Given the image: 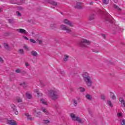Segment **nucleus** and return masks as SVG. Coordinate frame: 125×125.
I'll use <instances>...</instances> for the list:
<instances>
[{"label": "nucleus", "mask_w": 125, "mask_h": 125, "mask_svg": "<svg viewBox=\"0 0 125 125\" xmlns=\"http://www.w3.org/2000/svg\"><path fill=\"white\" fill-rule=\"evenodd\" d=\"M102 36L103 37V38H104V39H105L106 38V35H105V34H102Z\"/></svg>", "instance_id": "46"}, {"label": "nucleus", "mask_w": 125, "mask_h": 125, "mask_svg": "<svg viewBox=\"0 0 125 125\" xmlns=\"http://www.w3.org/2000/svg\"><path fill=\"white\" fill-rule=\"evenodd\" d=\"M121 125H125V120H122L121 122Z\"/></svg>", "instance_id": "38"}, {"label": "nucleus", "mask_w": 125, "mask_h": 125, "mask_svg": "<svg viewBox=\"0 0 125 125\" xmlns=\"http://www.w3.org/2000/svg\"><path fill=\"white\" fill-rule=\"evenodd\" d=\"M11 108L12 109L13 112L15 114V115H18V111H17V109H16V106L14 104H11Z\"/></svg>", "instance_id": "9"}, {"label": "nucleus", "mask_w": 125, "mask_h": 125, "mask_svg": "<svg viewBox=\"0 0 125 125\" xmlns=\"http://www.w3.org/2000/svg\"><path fill=\"white\" fill-rule=\"evenodd\" d=\"M80 90L81 92H84V91H85V89H84L83 87H80Z\"/></svg>", "instance_id": "29"}, {"label": "nucleus", "mask_w": 125, "mask_h": 125, "mask_svg": "<svg viewBox=\"0 0 125 125\" xmlns=\"http://www.w3.org/2000/svg\"><path fill=\"white\" fill-rule=\"evenodd\" d=\"M19 4H22V3H19Z\"/></svg>", "instance_id": "54"}, {"label": "nucleus", "mask_w": 125, "mask_h": 125, "mask_svg": "<svg viewBox=\"0 0 125 125\" xmlns=\"http://www.w3.org/2000/svg\"><path fill=\"white\" fill-rule=\"evenodd\" d=\"M114 8H115V9H117V10H121V8H120L118 6H114Z\"/></svg>", "instance_id": "35"}, {"label": "nucleus", "mask_w": 125, "mask_h": 125, "mask_svg": "<svg viewBox=\"0 0 125 125\" xmlns=\"http://www.w3.org/2000/svg\"><path fill=\"white\" fill-rule=\"evenodd\" d=\"M23 7H17V10H20V11L23 10Z\"/></svg>", "instance_id": "31"}, {"label": "nucleus", "mask_w": 125, "mask_h": 125, "mask_svg": "<svg viewBox=\"0 0 125 125\" xmlns=\"http://www.w3.org/2000/svg\"><path fill=\"white\" fill-rule=\"evenodd\" d=\"M26 96L28 99H32V95L29 93H26Z\"/></svg>", "instance_id": "20"}, {"label": "nucleus", "mask_w": 125, "mask_h": 125, "mask_svg": "<svg viewBox=\"0 0 125 125\" xmlns=\"http://www.w3.org/2000/svg\"><path fill=\"white\" fill-rule=\"evenodd\" d=\"M42 111L43 113H44L46 115H49V112H48V111H47L46 109L44 108L42 109Z\"/></svg>", "instance_id": "26"}, {"label": "nucleus", "mask_w": 125, "mask_h": 125, "mask_svg": "<svg viewBox=\"0 0 125 125\" xmlns=\"http://www.w3.org/2000/svg\"><path fill=\"white\" fill-rule=\"evenodd\" d=\"M76 100H77V101H78V102H81V98H80V97H77L76 98Z\"/></svg>", "instance_id": "36"}, {"label": "nucleus", "mask_w": 125, "mask_h": 125, "mask_svg": "<svg viewBox=\"0 0 125 125\" xmlns=\"http://www.w3.org/2000/svg\"><path fill=\"white\" fill-rule=\"evenodd\" d=\"M70 116L72 119L73 121H76L77 122H78L79 123H81L82 122V120L79 117H76V115L74 113H70Z\"/></svg>", "instance_id": "5"}, {"label": "nucleus", "mask_w": 125, "mask_h": 125, "mask_svg": "<svg viewBox=\"0 0 125 125\" xmlns=\"http://www.w3.org/2000/svg\"><path fill=\"white\" fill-rule=\"evenodd\" d=\"M73 103H74V106H77L78 105V102L76 100H73Z\"/></svg>", "instance_id": "28"}, {"label": "nucleus", "mask_w": 125, "mask_h": 125, "mask_svg": "<svg viewBox=\"0 0 125 125\" xmlns=\"http://www.w3.org/2000/svg\"><path fill=\"white\" fill-rule=\"evenodd\" d=\"M23 38L24 40H26L27 41L29 40V39H28V37H26V36H24Z\"/></svg>", "instance_id": "44"}, {"label": "nucleus", "mask_w": 125, "mask_h": 125, "mask_svg": "<svg viewBox=\"0 0 125 125\" xmlns=\"http://www.w3.org/2000/svg\"><path fill=\"white\" fill-rule=\"evenodd\" d=\"M4 47L5 49H6L7 50H9V46L8 45V44L6 43H4Z\"/></svg>", "instance_id": "19"}, {"label": "nucleus", "mask_w": 125, "mask_h": 125, "mask_svg": "<svg viewBox=\"0 0 125 125\" xmlns=\"http://www.w3.org/2000/svg\"><path fill=\"white\" fill-rule=\"evenodd\" d=\"M90 4H93V2H91L90 3H89Z\"/></svg>", "instance_id": "50"}, {"label": "nucleus", "mask_w": 125, "mask_h": 125, "mask_svg": "<svg viewBox=\"0 0 125 125\" xmlns=\"http://www.w3.org/2000/svg\"><path fill=\"white\" fill-rule=\"evenodd\" d=\"M103 2L104 3V4H108L109 0H103Z\"/></svg>", "instance_id": "27"}, {"label": "nucleus", "mask_w": 125, "mask_h": 125, "mask_svg": "<svg viewBox=\"0 0 125 125\" xmlns=\"http://www.w3.org/2000/svg\"><path fill=\"white\" fill-rule=\"evenodd\" d=\"M16 13H17V15L18 16H19L20 17L21 16V13H20V12H19V11H17Z\"/></svg>", "instance_id": "33"}, {"label": "nucleus", "mask_w": 125, "mask_h": 125, "mask_svg": "<svg viewBox=\"0 0 125 125\" xmlns=\"http://www.w3.org/2000/svg\"><path fill=\"white\" fill-rule=\"evenodd\" d=\"M30 41L31 42H32L33 43H36V41H35L34 39H30Z\"/></svg>", "instance_id": "32"}, {"label": "nucleus", "mask_w": 125, "mask_h": 125, "mask_svg": "<svg viewBox=\"0 0 125 125\" xmlns=\"http://www.w3.org/2000/svg\"><path fill=\"white\" fill-rule=\"evenodd\" d=\"M101 99H102L103 100H105V96L104 95H102Z\"/></svg>", "instance_id": "42"}, {"label": "nucleus", "mask_w": 125, "mask_h": 125, "mask_svg": "<svg viewBox=\"0 0 125 125\" xmlns=\"http://www.w3.org/2000/svg\"><path fill=\"white\" fill-rule=\"evenodd\" d=\"M20 72H21V70H20V69H19L16 70V73H20Z\"/></svg>", "instance_id": "41"}, {"label": "nucleus", "mask_w": 125, "mask_h": 125, "mask_svg": "<svg viewBox=\"0 0 125 125\" xmlns=\"http://www.w3.org/2000/svg\"><path fill=\"white\" fill-rule=\"evenodd\" d=\"M46 2L48 3H50V4H52L54 6H57V2L54 1L52 0H46Z\"/></svg>", "instance_id": "8"}, {"label": "nucleus", "mask_w": 125, "mask_h": 125, "mask_svg": "<svg viewBox=\"0 0 125 125\" xmlns=\"http://www.w3.org/2000/svg\"><path fill=\"white\" fill-rule=\"evenodd\" d=\"M48 95L52 100H56L59 98L58 90L55 88L50 90L48 91Z\"/></svg>", "instance_id": "1"}, {"label": "nucleus", "mask_w": 125, "mask_h": 125, "mask_svg": "<svg viewBox=\"0 0 125 125\" xmlns=\"http://www.w3.org/2000/svg\"><path fill=\"white\" fill-rule=\"evenodd\" d=\"M16 100V101H17V102H18V103L22 102V99H21V98H20V97H17Z\"/></svg>", "instance_id": "23"}, {"label": "nucleus", "mask_w": 125, "mask_h": 125, "mask_svg": "<svg viewBox=\"0 0 125 125\" xmlns=\"http://www.w3.org/2000/svg\"><path fill=\"white\" fill-rule=\"evenodd\" d=\"M25 115L27 117L28 120H29L30 121H33V120H34V118H33L32 116L30 115L29 113H25Z\"/></svg>", "instance_id": "14"}, {"label": "nucleus", "mask_w": 125, "mask_h": 125, "mask_svg": "<svg viewBox=\"0 0 125 125\" xmlns=\"http://www.w3.org/2000/svg\"><path fill=\"white\" fill-rule=\"evenodd\" d=\"M62 22L64 24H65V25H68L69 26V27H74V23H73L72 21L68 20L67 19H64Z\"/></svg>", "instance_id": "6"}, {"label": "nucleus", "mask_w": 125, "mask_h": 125, "mask_svg": "<svg viewBox=\"0 0 125 125\" xmlns=\"http://www.w3.org/2000/svg\"><path fill=\"white\" fill-rule=\"evenodd\" d=\"M119 101L121 103V104L123 107L125 108V101L123 98H119Z\"/></svg>", "instance_id": "13"}, {"label": "nucleus", "mask_w": 125, "mask_h": 125, "mask_svg": "<svg viewBox=\"0 0 125 125\" xmlns=\"http://www.w3.org/2000/svg\"><path fill=\"white\" fill-rule=\"evenodd\" d=\"M68 58H69V56H68L67 55H64L63 58V61H68Z\"/></svg>", "instance_id": "22"}, {"label": "nucleus", "mask_w": 125, "mask_h": 125, "mask_svg": "<svg viewBox=\"0 0 125 125\" xmlns=\"http://www.w3.org/2000/svg\"><path fill=\"white\" fill-rule=\"evenodd\" d=\"M35 92L36 93H37L38 97H40V95H39L40 92H39V90H38L36 89V90H35Z\"/></svg>", "instance_id": "34"}, {"label": "nucleus", "mask_w": 125, "mask_h": 125, "mask_svg": "<svg viewBox=\"0 0 125 125\" xmlns=\"http://www.w3.org/2000/svg\"><path fill=\"white\" fill-rule=\"evenodd\" d=\"M112 99H113V100H115V99H116V96H112Z\"/></svg>", "instance_id": "49"}, {"label": "nucleus", "mask_w": 125, "mask_h": 125, "mask_svg": "<svg viewBox=\"0 0 125 125\" xmlns=\"http://www.w3.org/2000/svg\"><path fill=\"white\" fill-rule=\"evenodd\" d=\"M95 18V16L94 15H91L89 17V20H90V21H92V20H94Z\"/></svg>", "instance_id": "18"}, {"label": "nucleus", "mask_w": 125, "mask_h": 125, "mask_svg": "<svg viewBox=\"0 0 125 125\" xmlns=\"http://www.w3.org/2000/svg\"><path fill=\"white\" fill-rule=\"evenodd\" d=\"M17 32L18 33H21V34H24V35H27V31L25 30V29L22 28H19L17 29Z\"/></svg>", "instance_id": "10"}, {"label": "nucleus", "mask_w": 125, "mask_h": 125, "mask_svg": "<svg viewBox=\"0 0 125 125\" xmlns=\"http://www.w3.org/2000/svg\"><path fill=\"white\" fill-rule=\"evenodd\" d=\"M20 85H21V86H23V87H24V88H26V87H27V83L26 82H23L22 83H21Z\"/></svg>", "instance_id": "17"}, {"label": "nucleus", "mask_w": 125, "mask_h": 125, "mask_svg": "<svg viewBox=\"0 0 125 125\" xmlns=\"http://www.w3.org/2000/svg\"><path fill=\"white\" fill-rule=\"evenodd\" d=\"M8 21L9 23H12L13 22V19H8Z\"/></svg>", "instance_id": "37"}, {"label": "nucleus", "mask_w": 125, "mask_h": 125, "mask_svg": "<svg viewBox=\"0 0 125 125\" xmlns=\"http://www.w3.org/2000/svg\"><path fill=\"white\" fill-rule=\"evenodd\" d=\"M83 78L85 84L87 85V86H88V87H90V86L92 85V81L91 80V77L89 76V74H88V73L85 72L83 74Z\"/></svg>", "instance_id": "2"}, {"label": "nucleus", "mask_w": 125, "mask_h": 125, "mask_svg": "<svg viewBox=\"0 0 125 125\" xmlns=\"http://www.w3.org/2000/svg\"><path fill=\"white\" fill-rule=\"evenodd\" d=\"M0 63H3V59L1 57H0Z\"/></svg>", "instance_id": "40"}, {"label": "nucleus", "mask_w": 125, "mask_h": 125, "mask_svg": "<svg viewBox=\"0 0 125 125\" xmlns=\"http://www.w3.org/2000/svg\"><path fill=\"white\" fill-rule=\"evenodd\" d=\"M25 66H26V67L29 66V63H28V62H25Z\"/></svg>", "instance_id": "47"}, {"label": "nucleus", "mask_w": 125, "mask_h": 125, "mask_svg": "<svg viewBox=\"0 0 125 125\" xmlns=\"http://www.w3.org/2000/svg\"><path fill=\"white\" fill-rule=\"evenodd\" d=\"M107 105H108V106H109V107H111V108H112L113 104H112V102H111L110 101H107Z\"/></svg>", "instance_id": "21"}, {"label": "nucleus", "mask_w": 125, "mask_h": 125, "mask_svg": "<svg viewBox=\"0 0 125 125\" xmlns=\"http://www.w3.org/2000/svg\"><path fill=\"white\" fill-rule=\"evenodd\" d=\"M50 123V121L48 120H43V123L45 125H48Z\"/></svg>", "instance_id": "24"}, {"label": "nucleus", "mask_w": 125, "mask_h": 125, "mask_svg": "<svg viewBox=\"0 0 125 125\" xmlns=\"http://www.w3.org/2000/svg\"><path fill=\"white\" fill-rule=\"evenodd\" d=\"M1 48V45H0V49Z\"/></svg>", "instance_id": "53"}, {"label": "nucleus", "mask_w": 125, "mask_h": 125, "mask_svg": "<svg viewBox=\"0 0 125 125\" xmlns=\"http://www.w3.org/2000/svg\"><path fill=\"white\" fill-rule=\"evenodd\" d=\"M85 97L88 99V100H90V99H91V96L89 94L86 95Z\"/></svg>", "instance_id": "25"}, {"label": "nucleus", "mask_w": 125, "mask_h": 125, "mask_svg": "<svg viewBox=\"0 0 125 125\" xmlns=\"http://www.w3.org/2000/svg\"><path fill=\"white\" fill-rule=\"evenodd\" d=\"M7 123L10 125H17V123L14 120H7Z\"/></svg>", "instance_id": "11"}, {"label": "nucleus", "mask_w": 125, "mask_h": 125, "mask_svg": "<svg viewBox=\"0 0 125 125\" xmlns=\"http://www.w3.org/2000/svg\"><path fill=\"white\" fill-rule=\"evenodd\" d=\"M24 48H25V49H27L28 50V49H29V48H28V46L24 45L23 46Z\"/></svg>", "instance_id": "45"}, {"label": "nucleus", "mask_w": 125, "mask_h": 125, "mask_svg": "<svg viewBox=\"0 0 125 125\" xmlns=\"http://www.w3.org/2000/svg\"><path fill=\"white\" fill-rule=\"evenodd\" d=\"M38 42L39 44H42V41L41 40H38Z\"/></svg>", "instance_id": "43"}, {"label": "nucleus", "mask_w": 125, "mask_h": 125, "mask_svg": "<svg viewBox=\"0 0 125 125\" xmlns=\"http://www.w3.org/2000/svg\"><path fill=\"white\" fill-rule=\"evenodd\" d=\"M60 28L62 31H65L67 34H71L72 33V29L64 24H62L60 26Z\"/></svg>", "instance_id": "4"}, {"label": "nucleus", "mask_w": 125, "mask_h": 125, "mask_svg": "<svg viewBox=\"0 0 125 125\" xmlns=\"http://www.w3.org/2000/svg\"><path fill=\"white\" fill-rule=\"evenodd\" d=\"M33 115H34L35 117H41V116H42V112L39 111L38 109H34L33 111Z\"/></svg>", "instance_id": "7"}, {"label": "nucleus", "mask_w": 125, "mask_h": 125, "mask_svg": "<svg viewBox=\"0 0 125 125\" xmlns=\"http://www.w3.org/2000/svg\"><path fill=\"white\" fill-rule=\"evenodd\" d=\"M117 116L118 117H122V116H123V113H122L121 112L118 113Z\"/></svg>", "instance_id": "39"}, {"label": "nucleus", "mask_w": 125, "mask_h": 125, "mask_svg": "<svg viewBox=\"0 0 125 125\" xmlns=\"http://www.w3.org/2000/svg\"><path fill=\"white\" fill-rule=\"evenodd\" d=\"M19 52L21 54H23L24 53V50H23V49H21L19 50Z\"/></svg>", "instance_id": "30"}, {"label": "nucleus", "mask_w": 125, "mask_h": 125, "mask_svg": "<svg viewBox=\"0 0 125 125\" xmlns=\"http://www.w3.org/2000/svg\"><path fill=\"white\" fill-rule=\"evenodd\" d=\"M107 21H109V22H110V23H112V21H111L110 20H107Z\"/></svg>", "instance_id": "51"}, {"label": "nucleus", "mask_w": 125, "mask_h": 125, "mask_svg": "<svg viewBox=\"0 0 125 125\" xmlns=\"http://www.w3.org/2000/svg\"><path fill=\"white\" fill-rule=\"evenodd\" d=\"M39 95L40 97H42V94L41 93H39Z\"/></svg>", "instance_id": "48"}, {"label": "nucleus", "mask_w": 125, "mask_h": 125, "mask_svg": "<svg viewBox=\"0 0 125 125\" xmlns=\"http://www.w3.org/2000/svg\"><path fill=\"white\" fill-rule=\"evenodd\" d=\"M40 103H42V104H43V105H47V103L46 102V100L43 99H40Z\"/></svg>", "instance_id": "15"}, {"label": "nucleus", "mask_w": 125, "mask_h": 125, "mask_svg": "<svg viewBox=\"0 0 125 125\" xmlns=\"http://www.w3.org/2000/svg\"><path fill=\"white\" fill-rule=\"evenodd\" d=\"M31 54L33 56V57H38V56H39V54L36 51H31Z\"/></svg>", "instance_id": "12"}, {"label": "nucleus", "mask_w": 125, "mask_h": 125, "mask_svg": "<svg viewBox=\"0 0 125 125\" xmlns=\"http://www.w3.org/2000/svg\"><path fill=\"white\" fill-rule=\"evenodd\" d=\"M21 1H22V2H23V1H24V0H21Z\"/></svg>", "instance_id": "52"}, {"label": "nucleus", "mask_w": 125, "mask_h": 125, "mask_svg": "<svg viewBox=\"0 0 125 125\" xmlns=\"http://www.w3.org/2000/svg\"><path fill=\"white\" fill-rule=\"evenodd\" d=\"M90 43L91 42L89 41L86 39H83L80 42L79 45L82 47H87V46L89 45Z\"/></svg>", "instance_id": "3"}, {"label": "nucleus", "mask_w": 125, "mask_h": 125, "mask_svg": "<svg viewBox=\"0 0 125 125\" xmlns=\"http://www.w3.org/2000/svg\"><path fill=\"white\" fill-rule=\"evenodd\" d=\"M75 8H77V9H81V8H82V5H81V3H77L75 6Z\"/></svg>", "instance_id": "16"}]
</instances>
